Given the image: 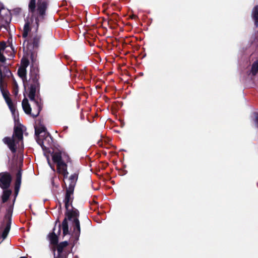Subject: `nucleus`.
Returning <instances> with one entry per match:
<instances>
[{
	"label": "nucleus",
	"instance_id": "1",
	"mask_svg": "<svg viewBox=\"0 0 258 258\" xmlns=\"http://www.w3.org/2000/svg\"><path fill=\"white\" fill-rule=\"evenodd\" d=\"M28 7L29 11L33 13V16L30 20L31 22L28 20L25 21L22 34L24 38L28 36L30 26L34 27L36 32L37 31L39 22L44 19L47 3L45 0H38L36 6V1L30 0Z\"/></svg>",
	"mask_w": 258,
	"mask_h": 258
},
{
	"label": "nucleus",
	"instance_id": "2",
	"mask_svg": "<svg viewBox=\"0 0 258 258\" xmlns=\"http://www.w3.org/2000/svg\"><path fill=\"white\" fill-rule=\"evenodd\" d=\"M74 189L71 188H67L64 203L67 210V214L69 220L72 221L73 232V236L77 240L80 234V225L78 219L79 211L77 210H71L70 207H71L73 200V194Z\"/></svg>",
	"mask_w": 258,
	"mask_h": 258
},
{
	"label": "nucleus",
	"instance_id": "3",
	"mask_svg": "<svg viewBox=\"0 0 258 258\" xmlns=\"http://www.w3.org/2000/svg\"><path fill=\"white\" fill-rule=\"evenodd\" d=\"M53 161L56 164L57 172L66 178L69 174L67 164L70 162L69 156L63 152H55L52 155Z\"/></svg>",
	"mask_w": 258,
	"mask_h": 258
},
{
	"label": "nucleus",
	"instance_id": "4",
	"mask_svg": "<svg viewBox=\"0 0 258 258\" xmlns=\"http://www.w3.org/2000/svg\"><path fill=\"white\" fill-rule=\"evenodd\" d=\"M30 76V79L32 80L33 84H32L30 86L29 98L30 101L33 102L35 106L36 112L33 113L32 115L34 117H36L38 115L41 109L40 100H39L38 98H36L35 97L36 87L38 85V76L36 73H33L32 72H31Z\"/></svg>",
	"mask_w": 258,
	"mask_h": 258
},
{
	"label": "nucleus",
	"instance_id": "5",
	"mask_svg": "<svg viewBox=\"0 0 258 258\" xmlns=\"http://www.w3.org/2000/svg\"><path fill=\"white\" fill-rule=\"evenodd\" d=\"M23 138L22 129L18 126L15 127L12 137H5L3 139L4 143L6 144L12 153L16 151V145L22 141Z\"/></svg>",
	"mask_w": 258,
	"mask_h": 258
},
{
	"label": "nucleus",
	"instance_id": "6",
	"mask_svg": "<svg viewBox=\"0 0 258 258\" xmlns=\"http://www.w3.org/2000/svg\"><path fill=\"white\" fill-rule=\"evenodd\" d=\"M0 89L2 92V93L3 94V96L8 104L12 113L14 116H15V108L14 105L13 104L11 100V99L9 98L8 96V92L5 90L4 89V83L3 81H2L1 79L0 78ZM14 118H15V116H14Z\"/></svg>",
	"mask_w": 258,
	"mask_h": 258
},
{
	"label": "nucleus",
	"instance_id": "7",
	"mask_svg": "<svg viewBox=\"0 0 258 258\" xmlns=\"http://www.w3.org/2000/svg\"><path fill=\"white\" fill-rule=\"evenodd\" d=\"M12 180L10 174L8 172L0 173V187L5 189L8 188Z\"/></svg>",
	"mask_w": 258,
	"mask_h": 258
},
{
	"label": "nucleus",
	"instance_id": "8",
	"mask_svg": "<svg viewBox=\"0 0 258 258\" xmlns=\"http://www.w3.org/2000/svg\"><path fill=\"white\" fill-rule=\"evenodd\" d=\"M0 16L6 24H9L11 22V13L8 9L4 8L1 3H0Z\"/></svg>",
	"mask_w": 258,
	"mask_h": 258
},
{
	"label": "nucleus",
	"instance_id": "9",
	"mask_svg": "<svg viewBox=\"0 0 258 258\" xmlns=\"http://www.w3.org/2000/svg\"><path fill=\"white\" fill-rule=\"evenodd\" d=\"M44 137V139H37V143L41 147L43 150H46L48 148L45 145L49 146L52 142L51 137L49 134H47Z\"/></svg>",
	"mask_w": 258,
	"mask_h": 258
},
{
	"label": "nucleus",
	"instance_id": "10",
	"mask_svg": "<svg viewBox=\"0 0 258 258\" xmlns=\"http://www.w3.org/2000/svg\"><path fill=\"white\" fill-rule=\"evenodd\" d=\"M12 75L11 71L5 65V63H1L0 62V78L3 81V78L7 77H9Z\"/></svg>",
	"mask_w": 258,
	"mask_h": 258
},
{
	"label": "nucleus",
	"instance_id": "11",
	"mask_svg": "<svg viewBox=\"0 0 258 258\" xmlns=\"http://www.w3.org/2000/svg\"><path fill=\"white\" fill-rule=\"evenodd\" d=\"M10 222H8L4 228H1L0 229V233L1 234V236H0V243L7 237L10 231Z\"/></svg>",
	"mask_w": 258,
	"mask_h": 258
},
{
	"label": "nucleus",
	"instance_id": "12",
	"mask_svg": "<svg viewBox=\"0 0 258 258\" xmlns=\"http://www.w3.org/2000/svg\"><path fill=\"white\" fill-rule=\"evenodd\" d=\"M60 232V227L59 225L57 228V233H55L53 232V233H50L48 235V238L50 241V242L52 244H55L58 242V238L57 235H59Z\"/></svg>",
	"mask_w": 258,
	"mask_h": 258
},
{
	"label": "nucleus",
	"instance_id": "13",
	"mask_svg": "<svg viewBox=\"0 0 258 258\" xmlns=\"http://www.w3.org/2000/svg\"><path fill=\"white\" fill-rule=\"evenodd\" d=\"M35 132L37 139H40L41 136H44L48 134L46 132V128L44 126H35Z\"/></svg>",
	"mask_w": 258,
	"mask_h": 258
},
{
	"label": "nucleus",
	"instance_id": "14",
	"mask_svg": "<svg viewBox=\"0 0 258 258\" xmlns=\"http://www.w3.org/2000/svg\"><path fill=\"white\" fill-rule=\"evenodd\" d=\"M258 74V60L255 61L252 64L251 70L248 73V75L251 78Z\"/></svg>",
	"mask_w": 258,
	"mask_h": 258
},
{
	"label": "nucleus",
	"instance_id": "15",
	"mask_svg": "<svg viewBox=\"0 0 258 258\" xmlns=\"http://www.w3.org/2000/svg\"><path fill=\"white\" fill-rule=\"evenodd\" d=\"M78 175L77 173L72 174L69 178V185L68 188H71L74 190V187L78 180Z\"/></svg>",
	"mask_w": 258,
	"mask_h": 258
},
{
	"label": "nucleus",
	"instance_id": "16",
	"mask_svg": "<svg viewBox=\"0 0 258 258\" xmlns=\"http://www.w3.org/2000/svg\"><path fill=\"white\" fill-rule=\"evenodd\" d=\"M6 48V44L5 42H0V62L1 63H5L6 60V57L4 56V51Z\"/></svg>",
	"mask_w": 258,
	"mask_h": 258
},
{
	"label": "nucleus",
	"instance_id": "17",
	"mask_svg": "<svg viewBox=\"0 0 258 258\" xmlns=\"http://www.w3.org/2000/svg\"><path fill=\"white\" fill-rule=\"evenodd\" d=\"M22 107L24 111L27 114H30L31 108L30 104L28 103V100L27 98H24L22 103Z\"/></svg>",
	"mask_w": 258,
	"mask_h": 258
},
{
	"label": "nucleus",
	"instance_id": "18",
	"mask_svg": "<svg viewBox=\"0 0 258 258\" xmlns=\"http://www.w3.org/2000/svg\"><path fill=\"white\" fill-rule=\"evenodd\" d=\"M252 17L255 21V25L257 26L258 24V6L254 8L252 11Z\"/></svg>",
	"mask_w": 258,
	"mask_h": 258
},
{
	"label": "nucleus",
	"instance_id": "19",
	"mask_svg": "<svg viewBox=\"0 0 258 258\" xmlns=\"http://www.w3.org/2000/svg\"><path fill=\"white\" fill-rule=\"evenodd\" d=\"M12 191L10 190L5 189L3 191L2 196V201L3 203H5L9 198L10 196L11 195Z\"/></svg>",
	"mask_w": 258,
	"mask_h": 258
},
{
	"label": "nucleus",
	"instance_id": "20",
	"mask_svg": "<svg viewBox=\"0 0 258 258\" xmlns=\"http://www.w3.org/2000/svg\"><path fill=\"white\" fill-rule=\"evenodd\" d=\"M18 74L19 76L24 80V78H26V69L24 67H20L18 70Z\"/></svg>",
	"mask_w": 258,
	"mask_h": 258
},
{
	"label": "nucleus",
	"instance_id": "21",
	"mask_svg": "<svg viewBox=\"0 0 258 258\" xmlns=\"http://www.w3.org/2000/svg\"><path fill=\"white\" fill-rule=\"evenodd\" d=\"M63 234L66 235L69 233V227L67 219H64L62 223Z\"/></svg>",
	"mask_w": 258,
	"mask_h": 258
},
{
	"label": "nucleus",
	"instance_id": "22",
	"mask_svg": "<svg viewBox=\"0 0 258 258\" xmlns=\"http://www.w3.org/2000/svg\"><path fill=\"white\" fill-rule=\"evenodd\" d=\"M68 242L66 241L60 243L58 245L57 247V250L58 254H60L62 252L64 247H66L68 245Z\"/></svg>",
	"mask_w": 258,
	"mask_h": 258
},
{
	"label": "nucleus",
	"instance_id": "23",
	"mask_svg": "<svg viewBox=\"0 0 258 258\" xmlns=\"http://www.w3.org/2000/svg\"><path fill=\"white\" fill-rule=\"evenodd\" d=\"M40 39V36L37 35L32 36L30 42H32L34 46H37Z\"/></svg>",
	"mask_w": 258,
	"mask_h": 258
},
{
	"label": "nucleus",
	"instance_id": "24",
	"mask_svg": "<svg viewBox=\"0 0 258 258\" xmlns=\"http://www.w3.org/2000/svg\"><path fill=\"white\" fill-rule=\"evenodd\" d=\"M21 182V181L20 177L18 176L16 179L15 187V192L16 196H17V195L18 194V192H19V189L20 187Z\"/></svg>",
	"mask_w": 258,
	"mask_h": 258
},
{
	"label": "nucleus",
	"instance_id": "25",
	"mask_svg": "<svg viewBox=\"0 0 258 258\" xmlns=\"http://www.w3.org/2000/svg\"><path fill=\"white\" fill-rule=\"evenodd\" d=\"M29 63V61L28 59L26 58H23L21 60V66L20 67H24L26 69V68L28 66Z\"/></svg>",
	"mask_w": 258,
	"mask_h": 258
},
{
	"label": "nucleus",
	"instance_id": "26",
	"mask_svg": "<svg viewBox=\"0 0 258 258\" xmlns=\"http://www.w3.org/2000/svg\"><path fill=\"white\" fill-rule=\"evenodd\" d=\"M254 117H255V119H254L255 125L256 126L258 127V113H254Z\"/></svg>",
	"mask_w": 258,
	"mask_h": 258
},
{
	"label": "nucleus",
	"instance_id": "27",
	"mask_svg": "<svg viewBox=\"0 0 258 258\" xmlns=\"http://www.w3.org/2000/svg\"><path fill=\"white\" fill-rule=\"evenodd\" d=\"M47 162H48V164L49 165V166H50V167L51 168V169L54 171V167H52V166L51 165V164L50 163V160H49V159L48 158V157H47Z\"/></svg>",
	"mask_w": 258,
	"mask_h": 258
},
{
	"label": "nucleus",
	"instance_id": "28",
	"mask_svg": "<svg viewBox=\"0 0 258 258\" xmlns=\"http://www.w3.org/2000/svg\"><path fill=\"white\" fill-rule=\"evenodd\" d=\"M18 176L20 177V179H21V172L20 171H19L17 174V178Z\"/></svg>",
	"mask_w": 258,
	"mask_h": 258
},
{
	"label": "nucleus",
	"instance_id": "29",
	"mask_svg": "<svg viewBox=\"0 0 258 258\" xmlns=\"http://www.w3.org/2000/svg\"><path fill=\"white\" fill-rule=\"evenodd\" d=\"M56 230V227H54V229H53V230L54 231H55Z\"/></svg>",
	"mask_w": 258,
	"mask_h": 258
},
{
	"label": "nucleus",
	"instance_id": "30",
	"mask_svg": "<svg viewBox=\"0 0 258 258\" xmlns=\"http://www.w3.org/2000/svg\"><path fill=\"white\" fill-rule=\"evenodd\" d=\"M20 258H26V257H24V256H22V257H20Z\"/></svg>",
	"mask_w": 258,
	"mask_h": 258
}]
</instances>
